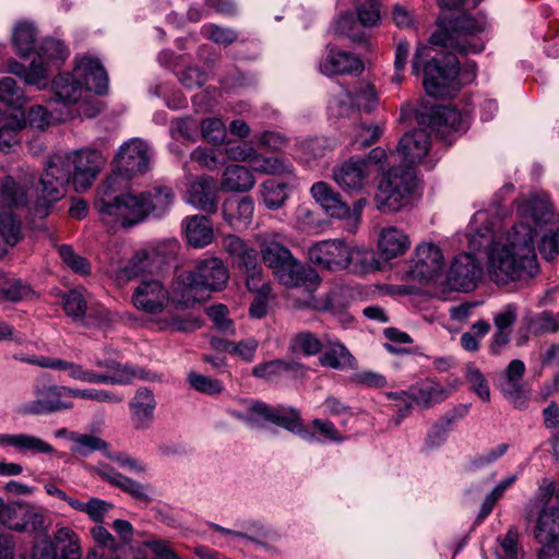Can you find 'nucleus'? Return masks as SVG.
<instances>
[{"instance_id": "6ab92c4d", "label": "nucleus", "mask_w": 559, "mask_h": 559, "mask_svg": "<svg viewBox=\"0 0 559 559\" xmlns=\"http://www.w3.org/2000/svg\"><path fill=\"white\" fill-rule=\"evenodd\" d=\"M348 254V245L340 239L319 241L308 250L313 264L330 271L346 270Z\"/></svg>"}, {"instance_id": "f257e3e1", "label": "nucleus", "mask_w": 559, "mask_h": 559, "mask_svg": "<svg viewBox=\"0 0 559 559\" xmlns=\"http://www.w3.org/2000/svg\"><path fill=\"white\" fill-rule=\"evenodd\" d=\"M105 162L99 151L90 148L51 155L35 189L33 214L39 218L47 217L52 204L64 195V186L70 182L76 191L88 189Z\"/></svg>"}, {"instance_id": "5701e85b", "label": "nucleus", "mask_w": 559, "mask_h": 559, "mask_svg": "<svg viewBox=\"0 0 559 559\" xmlns=\"http://www.w3.org/2000/svg\"><path fill=\"white\" fill-rule=\"evenodd\" d=\"M157 402L154 393L147 388H139L130 400V417L135 430L143 431L151 428Z\"/></svg>"}, {"instance_id": "de8ad7c7", "label": "nucleus", "mask_w": 559, "mask_h": 559, "mask_svg": "<svg viewBox=\"0 0 559 559\" xmlns=\"http://www.w3.org/2000/svg\"><path fill=\"white\" fill-rule=\"evenodd\" d=\"M69 440L73 443L71 451L83 457L91 455L95 451L106 452L109 448L105 440L93 435L71 432Z\"/></svg>"}, {"instance_id": "c756f323", "label": "nucleus", "mask_w": 559, "mask_h": 559, "mask_svg": "<svg viewBox=\"0 0 559 559\" xmlns=\"http://www.w3.org/2000/svg\"><path fill=\"white\" fill-rule=\"evenodd\" d=\"M204 298V290L197 285L194 277L189 272L181 273L173 283L171 299L179 307L191 308Z\"/></svg>"}, {"instance_id": "20e7f679", "label": "nucleus", "mask_w": 559, "mask_h": 559, "mask_svg": "<svg viewBox=\"0 0 559 559\" xmlns=\"http://www.w3.org/2000/svg\"><path fill=\"white\" fill-rule=\"evenodd\" d=\"M483 0H437L438 4L448 10H462L460 14L442 13L436 21V29L430 35L429 43L433 46L449 48L462 53L478 52V47L471 38L484 29L480 23L466 14L465 11L476 8Z\"/></svg>"}, {"instance_id": "a18cd8bd", "label": "nucleus", "mask_w": 559, "mask_h": 559, "mask_svg": "<svg viewBox=\"0 0 559 559\" xmlns=\"http://www.w3.org/2000/svg\"><path fill=\"white\" fill-rule=\"evenodd\" d=\"M152 322L157 331L192 332L201 326L200 321L191 314L178 317L166 313Z\"/></svg>"}, {"instance_id": "338daca9", "label": "nucleus", "mask_w": 559, "mask_h": 559, "mask_svg": "<svg viewBox=\"0 0 559 559\" xmlns=\"http://www.w3.org/2000/svg\"><path fill=\"white\" fill-rule=\"evenodd\" d=\"M151 265V257L146 250L136 251L130 260L121 267V273L127 278L135 277L146 271Z\"/></svg>"}, {"instance_id": "2f4dec72", "label": "nucleus", "mask_w": 559, "mask_h": 559, "mask_svg": "<svg viewBox=\"0 0 559 559\" xmlns=\"http://www.w3.org/2000/svg\"><path fill=\"white\" fill-rule=\"evenodd\" d=\"M96 367L106 369L105 372H96L95 376L106 379V381H84L85 383L92 384H111V385H123L128 384L138 377V372L127 365H122L111 359H96L94 361Z\"/></svg>"}, {"instance_id": "7ed1b4c3", "label": "nucleus", "mask_w": 559, "mask_h": 559, "mask_svg": "<svg viewBox=\"0 0 559 559\" xmlns=\"http://www.w3.org/2000/svg\"><path fill=\"white\" fill-rule=\"evenodd\" d=\"M537 272L534 233L527 224H515L504 246H491V281L498 285L533 277Z\"/></svg>"}, {"instance_id": "cd10ccee", "label": "nucleus", "mask_w": 559, "mask_h": 559, "mask_svg": "<svg viewBox=\"0 0 559 559\" xmlns=\"http://www.w3.org/2000/svg\"><path fill=\"white\" fill-rule=\"evenodd\" d=\"M181 229L189 246L202 249L214 240L211 218L204 215H191L182 219Z\"/></svg>"}, {"instance_id": "c85d7f7f", "label": "nucleus", "mask_w": 559, "mask_h": 559, "mask_svg": "<svg viewBox=\"0 0 559 559\" xmlns=\"http://www.w3.org/2000/svg\"><path fill=\"white\" fill-rule=\"evenodd\" d=\"M0 448H13L22 454H52L53 447L44 439L27 433H0Z\"/></svg>"}, {"instance_id": "e433bc0d", "label": "nucleus", "mask_w": 559, "mask_h": 559, "mask_svg": "<svg viewBox=\"0 0 559 559\" xmlns=\"http://www.w3.org/2000/svg\"><path fill=\"white\" fill-rule=\"evenodd\" d=\"M141 195L146 207V218L150 215L162 217L169 211L174 202L173 190L167 187H157L150 191H142Z\"/></svg>"}, {"instance_id": "9b49d317", "label": "nucleus", "mask_w": 559, "mask_h": 559, "mask_svg": "<svg viewBox=\"0 0 559 559\" xmlns=\"http://www.w3.org/2000/svg\"><path fill=\"white\" fill-rule=\"evenodd\" d=\"M533 507L538 509L534 530L536 540L546 547L559 543V487L544 478L536 492Z\"/></svg>"}, {"instance_id": "37998d69", "label": "nucleus", "mask_w": 559, "mask_h": 559, "mask_svg": "<svg viewBox=\"0 0 559 559\" xmlns=\"http://www.w3.org/2000/svg\"><path fill=\"white\" fill-rule=\"evenodd\" d=\"M55 539L61 545L56 559H82L80 538L72 528H58L55 533Z\"/></svg>"}, {"instance_id": "72a5a7b5", "label": "nucleus", "mask_w": 559, "mask_h": 559, "mask_svg": "<svg viewBox=\"0 0 559 559\" xmlns=\"http://www.w3.org/2000/svg\"><path fill=\"white\" fill-rule=\"evenodd\" d=\"M26 120L23 114L20 116L5 115L0 110V151L8 154L21 142V131L25 128Z\"/></svg>"}, {"instance_id": "b1692460", "label": "nucleus", "mask_w": 559, "mask_h": 559, "mask_svg": "<svg viewBox=\"0 0 559 559\" xmlns=\"http://www.w3.org/2000/svg\"><path fill=\"white\" fill-rule=\"evenodd\" d=\"M217 192L214 178L202 176L190 182L187 190L188 202L195 209L214 214L218 205Z\"/></svg>"}, {"instance_id": "49530a36", "label": "nucleus", "mask_w": 559, "mask_h": 559, "mask_svg": "<svg viewBox=\"0 0 559 559\" xmlns=\"http://www.w3.org/2000/svg\"><path fill=\"white\" fill-rule=\"evenodd\" d=\"M323 367L332 369H345L353 367L355 358L350 355L347 348L341 343H330L329 347L323 352L319 358Z\"/></svg>"}, {"instance_id": "9d476101", "label": "nucleus", "mask_w": 559, "mask_h": 559, "mask_svg": "<svg viewBox=\"0 0 559 559\" xmlns=\"http://www.w3.org/2000/svg\"><path fill=\"white\" fill-rule=\"evenodd\" d=\"M416 176L409 169L393 168L381 178L376 194V207L382 213H395L413 202Z\"/></svg>"}, {"instance_id": "f3484780", "label": "nucleus", "mask_w": 559, "mask_h": 559, "mask_svg": "<svg viewBox=\"0 0 559 559\" xmlns=\"http://www.w3.org/2000/svg\"><path fill=\"white\" fill-rule=\"evenodd\" d=\"M419 123L427 124L431 132L449 144L454 141L456 133L463 131L461 114L449 106L432 107Z\"/></svg>"}, {"instance_id": "ea45409f", "label": "nucleus", "mask_w": 559, "mask_h": 559, "mask_svg": "<svg viewBox=\"0 0 559 559\" xmlns=\"http://www.w3.org/2000/svg\"><path fill=\"white\" fill-rule=\"evenodd\" d=\"M283 372H290L294 377H302L305 370L304 366L299 362L282 359L259 364L252 369L254 377L266 380L281 376Z\"/></svg>"}, {"instance_id": "bb28decb", "label": "nucleus", "mask_w": 559, "mask_h": 559, "mask_svg": "<svg viewBox=\"0 0 559 559\" xmlns=\"http://www.w3.org/2000/svg\"><path fill=\"white\" fill-rule=\"evenodd\" d=\"M409 235L396 226H384L378 235L377 248L384 260L404 255L411 248Z\"/></svg>"}, {"instance_id": "69168bd1", "label": "nucleus", "mask_w": 559, "mask_h": 559, "mask_svg": "<svg viewBox=\"0 0 559 559\" xmlns=\"http://www.w3.org/2000/svg\"><path fill=\"white\" fill-rule=\"evenodd\" d=\"M356 12L362 26L371 27L380 21V8L376 0H357Z\"/></svg>"}, {"instance_id": "09e8293b", "label": "nucleus", "mask_w": 559, "mask_h": 559, "mask_svg": "<svg viewBox=\"0 0 559 559\" xmlns=\"http://www.w3.org/2000/svg\"><path fill=\"white\" fill-rule=\"evenodd\" d=\"M348 257L346 261V269L354 273H368L376 269L374 252L365 247L348 246Z\"/></svg>"}, {"instance_id": "4be33fe9", "label": "nucleus", "mask_w": 559, "mask_h": 559, "mask_svg": "<svg viewBox=\"0 0 559 559\" xmlns=\"http://www.w3.org/2000/svg\"><path fill=\"white\" fill-rule=\"evenodd\" d=\"M479 265L469 253H461L452 261L447 281L451 289L468 292L476 287Z\"/></svg>"}, {"instance_id": "dca6fc26", "label": "nucleus", "mask_w": 559, "mask_h": 559, "mask_svg": "<svg viewBox=\"0 0 559 559\" xmlns=\"http://www.w3.org/2000/svg\"><path fill=\"white\" fill-rule=\"evenodd\" d=\"M333 179L343 191L358 193L370 186L373 171L360 155H354L334 167Z\"/></svg>"}, {"instance_id": "393cba45", "label": "nucleus", "mask_w": 559, "mask_h": 559, "mask_svg": "<svg viewBox=\"0 0 559 559\" xmlns=\"http://www.w3.org/2000/svg\"><path fill=\"white\" fill-rule=\"evenodd\" d=\"M310 193L329 216L345 219L352 214L350 206L343 200L341 193L329 183L324 181L313 183Z\"/></svg>"}, {"instance_id": "f8f14e48", "label": "nucleus", "mask_w": 559, "mask_h": 559, "mask_svg": "<svg viewBox=\"0 0 559 559\" xmlns=\"http://www.w3.org/2000/svg\"><path fill=\"white\" fill-rule=\"evenodd\" d=\"M69 391V386L38 380L33 385V400L21 403L17 413L23 416H38L72 409L73 403L66 400L70 397Z\"/></svg>"}, {"instance_id": "8fccbe9b", "label": "nucleus", "mask_w": 559, "mask_h": 559, "mask_svg": "<svg viewBox=\"0 0 559 559\" xmlns=\"http://www.w3.org/2000/svg\"><path fill=\"white\" fill-rule=\"evenodd\" d=\"M250 167L252 170L265 175L292 174V164L278 157H265L254 152Z\"/></svg>"}, {"instance_id": "39448f33", "label": "nucleus", "mask_w": 559, "mask_h": 559, "mask_svg": "<svg viewBox=\"0 0 559 559\" xmlns=\"http://www.w3.org/2000/svg\"><path fill=\"white\" fill-rule=\"evenodd\" d=\"M283 236L275 231H264L257 236L258 247L264 264L274 277L287 287H302L312 292L319 285V275L314 269L300 262L282 243Z\"/></svg>"}, {"instance_id": "7c9ffc66", "label": "nucleus", "mask_w": 559, "mask_h": 559, "mask_svg": "<svg viewBox=\"0 0 559 559\" xmlns=\"http://www.w3.org/2000/svg\"><path fill=\"white\" fill-rule=\"evenodd\" d=\"M254 204L250 197H229L222 205L224 221L231 227L247 226L253 216Z\"/></svg>"}, {"instance_id": "a19ab883", "label": "nucleus", "mask_w": 559, "mask_h": 559, "mask_svg": "<svg viewBox=\"0 0 559 559\" xmlns=\"http://www.w3.org/2000/svg\"><path fill=\"white\" fill-rule=\"evenodd\" d=\"M39 366L51 368L55 370H64L68 372V376L76 381H106V379L95 376L94 371L87 368H84L82 365L74 364L71 361H67L63 359H46L45 361L38 362Z\"/></svg>"}, {"instance_id": "412c9836", "label": "nucleus", "mask_w": 559, "mask_h": 559, "mask_svg": "<svg viewBox=\"0 0 559 559\" xmlns=\"http://www.w3.org/2000/svg\"><path fill=\"white\" fill-rule=\"evenodd\" d=\"M319 71L326 75H358L364 71L362 61L352 52L326 46V55L319 62Z\"/></svg>"}, {"instance_id": "2eb2a0df", "label": "nucleus", "mask_w": 559, "mask_h": 559, "mask_svg": "<svg viewBox=\"0 0 559 559\" xmlns=\"http://www.w3.org/2000/svg\"><path fill=\"white\" fill-rule=\"evenodd\" d=\"M115 163L111 175H117L118 181L145 173L150 165L147 144L138 138L124 142L119 147Z\"/></svg>"}, {"instance_id": "4468645a", "label": "nucleus", "mask_w": 559, "mask_h": 559, "mask_svg": "<svg viewBox=\"0 0 559 559\" xmlns=\"http://www.w3.org/2000/svg\"><path fill=\"white\" fill-rule=\"evenodd\" d=\"M444 265L441 249L431 241H423L415 247L408 274L413 280L427 284L441 276Z\"/></svg>"}, {"instance_id": "6e6d98bb", "label": "nucleus", "mask_w": 559, "mask_h": 559, "mask_svg": "<svg viewBox=\"0 0 559 559\" xmlns=\"http://www.w3.org/2000/svg\"><path fill=\"white\" fill-rule=\"evenodd\" d=\"M323 347V342L310 332H300L290 342V349L305 356L317 355Z\"/></svg>"}, {"instance_id": "5fc2aeb1", "label": "nucleus", "mask_w": 559, "mask_h": 559, "mask_svg": "<svg viewBox=\"0 0 559 559\" xmlns=\"http://www.w3.org/2000/svg\"><path fill=\"white\" fill-rule=\"evenodd\" d=\"M383 135V128L379 124L359 123L354 128L350 145L354 150H364L376 143Z\"/></svg>"}, {"instance_id": "3c124183", "label": "nucleus", "mask_w": 559, "mask_h": 559, "mask_svg": "<svg viewBox=\"0 0 559 559\" xmlns=\"http://www.w3.org/2000/svg\"><path fill=\"white\" fill-rule=\"evenodd\" d=\"M83 288H74L63 295V310L74 321H83L88 310V299Z\"/></svg>"}, {"instance_id": "c9c22d12", "label": "nucleus", "mask_w": 559, "mask_h": 559, "mask_svg": "<svg viewBox=\"0 0 559 559\" xmlns=\"http://www.w3.org/2000/svg\"><path fill=\"white\" fill-rule=\"evenodd\" d=\"M100 476L104 480L122 489L134 499L148 502L151 500L148 488L110 467H105L100 471Z\"/></svg>"}, {"instance_id": "ddd939ff", "label": "nucleus", "mask_w": 559, "mask_h": 559, "mask_svg": "<svg viewBox=\"0 0 559 559\" xmlns=\"http://www.w3.org/2000/svg\"><path fill=\"white\" fill-rule=\"evenodd\" d=\"M379 93L373 84L360 82L353 90H343L334 96L329 109L336 116H349L353 112L370 114L379 106Z\"/></svg>"}, {"instance_id": "58836bf2", "label": "nucleus", "mask_w": 559, "mask_h": 559, "mask_svg": "<svg viewBox=\"0 0 559 559\" xmlns=\"http://www.w3.org/2000/svg\"><path fill=\"white\" fill-rule=\"evenodd\" d=\"M518 318V308L515 305H507L493 319L496 333L493 335V343L491 344V353L497 350L493 347H502L510 341V333L512 325Z\"/></svg>"}, {"instance_id": "680f3d73", "label": "nucleus", "mask_w": 559, "mask_h": 559, "mask_svg": "<svg viewBox=\"0 0 559 559\" xmlns=\"http://www.w3.org/2000/svg\"><path fill=\"white\" fill-rule=\"evenodd\" d=\"M31 294V286L17 278H11L0 284V299L16 302Z\"/></svg>"}, {"instance_id": "a878e982", "label": "nucleus", "mask_w": 559, "mask_h": 559, "mask_svg": "<svg viewBox=\"0 0 559 559\" xmlns=\"http://www.w3.org/2000/svg\"><path fill=\"white\" fill-rule=\"evenodd\" d=\"M205 290L222 289L228 280V271L218 258H210L199 262L193 272H189Z\"/></svg>"}, {"instance_id": "13d9d810", "label": "nucleus", "mask_w": 559, "mask_h": 559, "mask_svg": "<svg viewBox=\"0 0 559 559\" xmlns=\"http://www.w3.org/2000/svg\"><path fill=\"white\" fill-rule=\"evenodd\" d=\"M1 201L9 206H22L27 203V193L24 187L8 176L2 181Z\"/></svg>"}, {"instance_id": "0e129e2a", "label": "nucleus", "mask_w": 559, "mask_h": 559, "mask_svg": "<svg viewBox=\"0 0 559 559\" xmlns=\"http://www.w3.org/2000/svg\"><path fill=\"white\" fill-rule=\"evenodd\" d=\"M294 227L301 231H311L319 227V219L312 207L302 203L294 212Z\"/></svg>"}, {"instance_id": "bf43d9fd", "label": "nucleus", "mask_w": 559, "mask_h": 559, "mask_svg": "<svg viewBox=\"0 0 559 559\" xmlns=\"http://www.w3.org/2000/svg\"><path fill=\"white\" fill-rule=\"evenodd\" d=\"M58 252L63 263L74 273L82 276L91 273V264L87 259L76 254L71 246L62 245L58 248Z\"/></svg>"}, {"instance_id": "774afa93", "label": "nucleus", "mask_w": 559, "mask_h": 559, "mask_svg": "<svg viewBox=\"0 0 559 559\" xmlns=\"http://www.w3.org/2000/svg\"><path fill=\"white\" fill-rule=\"evenodd\" d=\"M498 559H519V532L510 527L503 538H499Z\"/></svg>"}, {"instance_id": "f03ea898", "label": "nucleus", "mask_w": 559, "mask_h": 559, "mask_svg": "<svg viewBox=\"0 0 559 559\" xmlns=\"http://www.w3.org/2000/svg\"><path fill=\"white\" fill-rule=\"evenodd\" d=\"M107 87V73L99 60L92 57H82L72 72L59 73L51 82L55 100L67 107H75L76 115L87 118L99 112L91 92L102 95Z\"/></svg>"}, {"instance_id": "6e6552de", "label": "nucleus", "mask_w": 559, "mask_h": 559, "mask_svg": "<svg viewBox=\"0 0 559 559\" xmlns=\"http://www.w3.org/2000/svg\"><path fill=\"white\" fill-rule=\"evenodd\" d=\"M231 414L250 427H262L265 423H272L306 440H316L314 435L304 428L300 413L293 407H272L264 402L251 400L246 409L235 411Z\"/></svg>"}, {"instance_id": "4c0bfd02", "label": "nucleus", "mask_w": 559, "mask_h": 559, "mask_svg": "<svg viewBox=\"0 0 559 559\" xmlns=\"http://www.w3.org/2000/svg\"><path fill=\"white\" fill-rule=\"evenodd\" d=\"M254 177L249 169L240 165H230L223 173L221 188L224 191L245 192L253 188Z\"/></svg>"}, {"instance_id": "603ef678", "label": "nucleus", "mask_w": 559, "mask_h": 559, "mask_svg": "<svg viewBox=\"0 0 559 559\" xmlns=\"http://www.w3.org/2000/svg\"><path fill=\"white\" fill-rule=\"evenodd\" d=\"M0 102L11 108L21 109L27 103L24 91L10 76L0 79Z\"/></svg>"}, {"instance_id": "0eeeda50", "label": "nucleus", "mask_w": 559, "mask_h": 559, "mask_svg": "<svg viewBox=\"0 0 559 559\" xmlns=\"http://www.w3.org/2000/svg\"><path fill=\"white\" fill-rule=\"evenodd\" d=\"M117 175H110L99 187L95 200V210L103 224L109 228H128L146 219L145 206L141 192L119 189Z\"/></svg>"}, {"instance_id": "c03bdc74", "label": "nucleus", "mask_w": 559, "mask_h": 559, "mask_svg": "<svg viewBox=\"0 0 559 559\" xmlns=\"http://www.w3.org/2000/svg\"><path fill=\"white\" fill-rule=\"evenodd\" d=\"M36 35V28L32 23L20 22L15 25L12 33V43L21 58L28 57L34 50Z\"/></svg>"}, {"instance_id": "aec40b11", "label": "nucleus", "mask_w": 559, "mask_h": 559, "mask_svg": "<svg viewBox=\"0 0 559 559\" xmlns=\"http://www.w3.org/2000/svg\"><path fill=\"white\" fill-rule=\"evenodd\" d=\"M430 144V136L426 130L414 129L400 139L393 154L411 170V167L421 163L428 156Z\"/></svg>"}, {"instance_id": "473e14b6", "label": "nucleus", "mask_w": 559, "mask_h": 559, "mask_svg": "<svg viewBox=\"0 0 559 559\" xmlns=\"http://www.w3.org/2000/svg\"><path fill=\"white\" fill-rule=\"evenodd\" d=\"M519 212L537 226L547 225L554 219V206L546 194L531 195L520 205Z\"/></svg>"}, {"instance_id": "f704fd0d", "label": "nucleus", "mask_w": 559, "mask_h": 559, "mask_svg": "<svg viewBox=\"0 0 559 559\" xmlns=\"http://www.w3.org/2000/svg\"><path fill=\"white\" fill-rule=\"evenodd\" d=\"M468 247L489 258V212L477 211L468 225Z\"/></svg>"}, {"instance_id": "79ce46f5", "label": "nucleus", "mask_w": 559, "mask_h": 559, "mask_svg": "<svg viewBox=\"0 0 559 559\" xmlns=\"http://www.w3.org/2000/svg\"><path fill=\"white\" fill-rule=\"evenodd\" d=\"M448 397V389L432 380H427L417 389H414V403L424 408H428Z\"/></svg>"}, {"instance_id": "1a4fd4ad", "label": "nucleus", "mask_w": 559, "mask_h": 559, "mask_svg": "<svg viewBox=\"0 0 559 559\" xmlns=\"http://www.w3.org/2000/svg\"><path fill=\"white\" fill-rule=\"evenodd\" d=\"M68 56L69 50L62 41L47 38L36 50V57L28 68L15 60H11L8 64V71L22 79L26 84L43 90L47 86L49 68L55 63L64 61Z\"/></svg>"}, {"instance_id": "864d4df0", "label": "nucleus", "mask_w": 559, "mask_h": 559, "mask_svg": "<svg viewBox=\"0 0 559 559\" xmlns=\"http://www.w3.org/2000/svg\"><path fill=\"white\" fill-rule=\"evenodd\" d=\"M261 195L267 209L277 210L288 199L287 185L274 179L265 180L261 186Z\"/></svg>"}, {"instance_id": "e2e57ef3", "label": "nucleus", "mask_w": 559, "mask_h": 559, "mask_svg": "<svg viewBox=\"0 0 559 559\" xmlns=\"http://www.w3.org/2000/svg\"><path fill=\"white\" fill-rule=\"evenodd\" d=\"M0 234L8 245L14 246L21 239V222L11 212L0 213Z\"/></svg>"}, {"instance_id": "a211bd4d", "label": "nucleus", "mask_w": 559, "mask_h": 559, "mask_svg": "<svg viewBox=\"0 0 559 559\" xmlns=\"http://www.w3.org/2000/svg\"><path fill=\"white\" fill-rule=\"evenodd\" d=\"M170 300V294L157 280L142 281L132 294L133 306L147 314L163 313Z\"/></svg>"}, {"instance_id": "4d7b16f0", "label": "nucleus", "mask_w": 559, "mask_h": 559, "mask_svg": "<svg viewBox=\"0 0 559 559\" xmlns=\"http://www.w3.org/2000/svg\"><path fill=\"white\" fill-rule=\"evenodd\" d=\"M69 396L74 399H82L88 401H95L99 403H112L119 404L123 401V396L111 391L102 389H74L70 388Z\"/></svg>"}, {"instance_id": "052dcab7", "label": "nucleus", "mask_w": 559, "mask_h": 559, "mask_svg": "<svg viewBox=\"0 0 559 559\" xmlns=\"http://www.w3.org/2000/svg\"><path fill=\"white\" fill-rule=\"evenodd\" d=\"M187 381L193 390L203 394L214 395L224 390V385L219 380L203 376L195 371H190L187 374Z\"/></svg>"}, {"instance_id": "423d86ee", "label": "nucleus", "mask_w": 559, "mask_h": 559, "mask_svg": "<svg viewBox=\"0 0 559 559\" xmlns=\"http://www.w3.org/2000/svg\"><path fill=\"white\" fill-rule=\"evenodd\" d=\"M430 48L419 45L412 60V73L418 75L424 72V87L432 97H452L462 86L475 79L473 71H464L460 68L454 56L442 58L429 57Z\"/></svg>"}]
</instances>
